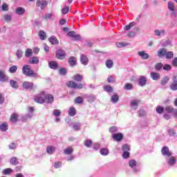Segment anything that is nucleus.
I'll use <instances>...</instances> for the list:
<instances>
[{
	"mask_svg": "<svg viewBox=\"0 0 177 177\" xmlns=\"http://www.w3.org/2000/svg\"><path fill=\"white\" fill-rule=\"evenodd\" d=\"M22 73L26 77H32L33 78H37L38 77V73H35L34 71L31 69L30 65H25L22 68Z\"/></svg>",
	"mask_w": 177,
	"mask_h": 177,
	"instance_id": "nucleus-1",
	"label": "nucleus"
},
{
	"mask_svg": "<svg viewBox=\"0 0 177 177\" xmlns=\"http://www.w3.org/2000/svg\"><path fill=\"white\" fill-rule=\"evenodd\" d=\"M34 100L36 103L42 104L46 102V94L45 93H41V94L36 95Z\"/></svg>",
	"mask_w": 177,
	"mask_h": 177,
	"instance_id": "nucleus-2",
	"label": "nucleus"
},
{
	"mask_svg": "<svg viewBox=\"0 0 177 177\" xmlns=\"http://www.w3.org/2000/svg\"><path fill=\"white\" fill-rule=\"evenodd\" d=\"M129 166L135 174H138V172L140 171V169L138 168V162L133 159H131L129 161Z\"/></svg>",
	"mask_w": 177,
	"mask_h": 177,
	"instance_id": "nucleus-3",
	"label": "nucleus"
},
{
	"mask_svg": "<svg viewBox=\"0 0 177 177\" xmlns=\"http://www.w3.org/2000/svg\"><path fill=\"white\" fill-rule=\"evenodd\" d=\"M66 85L67 86H68V88H72L73 89H82V88H84V84H77L73 81L67 82Z\"/></svg>",
	"mask_w": 177,
	"mask_h": 177,
	"instance_id": "nucleus-4",
	"label": "nucleus"
},
{
	"mask_svg": "<svg viewBox=\"0 0 177 177\" xmlns=\"http://www.w3.org/2000/svg\"><path fill=\"white\" fill-rule=\"evenodd\" d=\"M56 57L59 60H64L66 59V50L63 49H59L56 52Z\"/></svg>",
	"mask_w": 177,
	"mask_h": 177,
	"instance_id": "nucleus-5",
	"label": "nucleus"
},
{
	"mask_svg": "<svg viewBox=\"0 0 177 177\" xmlns=\"http://www.w3.org/2000/svg\"><path fill=\"white\" fill-rule=\"evenodd\" d=\"M153 33L155 37H158V38H161L162 37H165L167 35V31L165 30H158V29H155L153 30Z\"/></svg>",
	"mask_w": 177,
	"mask_h": 177,
	"instance_id": "nucleus-6",
	"label": "nucleus"
},
{
	"mask_svg": "<svg viewBox=\"0 0 177 177\" xmlns=\"http://www.w3.org/2000/svg\"><path fill=\"white\" fill-rule=\"evenodd\" d=\"M161 153L162 156L167 158V157H171L172 156V152L169 151V148L168 147H163L161 149Z\"/></svg>",
	"mask_w": 177,
	"mask_h": 177,
	"instance_id": "nucleus-7",
	"label": "nucleus"
},
{
	"mask_svg": "<svg viewBox=\"0 0 177 177\" xmlns=\"http://www.w3.org/2000/svg\"><path fill=\"white\" fill-rule=\"evenodd\" d=\"M147 82V77L145 76H140L138 80V85L139 86H146V84Z\"/></svg>",
	"mask_w": 177,
	"mask_h": 177,
	"instance_id": "nucleus-8",
	"label": "nucleus"
},
{
	"mask_svg": "<svg viewBox=\"0 0 177 177\" xmlns=\"http://www.w3.org/2000/svg\"><path fill=\"white\" fill-rule=\"evenodd\" d=\"M167 53V48H162L157 52V56L159 57L160 59H162V57H165Z\"/></svg>",
	"mask_w": 177,
	"mask_h": 177,
	"instance_id": "nucleus-9",
	"label": "nucleus"
},
{
	"mask_svg": "<svg viewBox=\"0 0 177 177\" xmlns=\"http://www.w3.org/2000/svg\"><path fill=\"white\" fill-rule=\"evenodd\" d=\"M112 138L116 142H121V140L124 139V135H122V133H113L112 135Z\"/></svg>",
	"mask_w": 177,
	"mask_h": 177,
	"instance_id": "nucleus-10",
	"label": "nucleus"
},
{
	"mask_svg": "<svg viewBox=\"0 0 177 177\" xmlns=\"http://www.w3.org/2000/svg\"><path fill=\"white\" fill-rule=\"evenodd\" d=\"M168 165H175L176 160L171 155L169 157L165 158Z\"/></svg>",
	"mask_w": 177,
	"mask_h": 177,
	"instance_id": "nucleus-11",
	"label": "nucleus"
},
{
	"mask_svg": "<svg viewBox=\"0 0 177 177\" xmlns=\"http://www.w3.org/2000/svg\"><path fill=\"white\" fill-rule=\"evenodd\" d=\"M80 62L83 66H88V63L89 62V59L88 57L84 54H82L80 57Z\"/></svg>",
	"mask_w": 177,
	"mask_h": 177,
	"instance_id": "nucleus-12",
	"label": "nucleus"
},
{
	"mask_svg": "<svg viewBox=\"0 0 177 177\" xmlns=\"http://www.w3.org/2000/svg\"><path fill=\"white\" fill-rule=\"evenodd\" d=\"M139 103H140V100H133L131 101L130 104L132 109H133V110H138V106H139Z\"/></svg>",
	"mask_w": 177,
	"mask_h": 177,
	"instance_id": "nucleus-13",
	"label": "nucleus"
},
{
	"mask_svg": "<svg viewBox=\"0 0 177 177\" xmlns=\"http://www.w3.org/2000/svg\"><path fill=\"white\" fill-rule=\"evenodd\" d=\"M9 80V77L5 74L3 71H0V82H6Z\"/></svg>",
	"mask_w": 177,
	"mask_h": 177,
	"instance_id": "nucleus-14",
	"label": "nucleus"
},
{
	"mask_svg": "<svg viewBox=\"0 0 177 177\" xmlns=\"http://www.w3.org/2000/svg\"><path fill=\"white\" fill-rule=\"evenodd\" d=\"M22 86L24 88V89H32L34 83L30 82H24Z\"/></svg>",
	"mask_w": 177,
	"mask_h": 177,
	"instance_id": "nucleus-15",
	"label": "nucleus"
},
{
	"mask_svg": "<svg viewBox=\"0 0 177 177\" xmlns=\"http://www.w3.org/2000/svg\"><path fill=\"white\" fill-rule=\"evenodd\" d=\"M69 127H72V128H73V129H74V131H80V129L81 128V123L73 122L72 124H70Z\"/></svg>",
	"mask_w": 177,
	"mask_h": 177,
	"instance_id": "nucleus-16",
	"label": "nucleus"
},
{
	"mask_svg": "<svg viewBox=\"0 0 177 177\" xmlns=\"http://www.w3.org/2000/svg\"><path fill=\"white\" fill-rule=\"evenodd\" d=\"M48 66L52 70H56L57 68V67H59V65L57 64V62H56L55 61H51V62H48Z\"/></svg>",
	"mask_w": 177,
	"mask_h": 177,
	"instance_id": "nucleus-17",
	"label": "nucleus"
},
{
	"mask_svg": "<svg viewBox=\"0 0 177 177\" xmlns=\"http://www.w3.org/2000/svg\"><path fill=\"white\" fill-rule=\"evenodd\" d=\"M30 64H38L39 63V59L38 57H32L29 59Z\"/></svg>",
	"mask_w": 177,
	"mask_h": 177,
	"instance_id": "nucleus-18",
	"label": "nucleus"
},
{
	"mask_svg": "<svg viewBox=\"0 0 177 177\" xmlns=\"http://www.w3.org/2000/svg\"><path fill=\"white\" fill-rule=\"evenodd\" d=\"M49 42L51 43V45H57L59 44V40L55 36L50 37L49 39Z\"/></svg>",
	"mask_w": 177,
	"mask_h": 177,
	"instance_id": "nucleus-19",
	"label": "nucleus"
},
{
	"mask_svg": "<svg viewBox=\"0 0 177 177\" xmlns=\"http://www.w3.org/2000/svg\"><path fill=\"white\" fill-rule=\"evenodd\" d=\"M151 78L153 80V81H158L160 78V75L159 73H155V72H151Z\"/></svg>",
	"mask_w": 177,
	"mask_h": 177,
	"instance_id": "nucleus-20",
	"label": "nucleus"
},
{
	"mask_svg": "<svg viewBox=\"0 0 177 177\" xmlns=\"http://www.w3.org/2000/svg\"><path fill=\"white\" fill-rule=\"evenodd\" d=\"M73 79L74 81H76V82H81V81L84 80V76H82V75L76 74L73 77Z\"/></svg>",
	"mask_w": 177,
	"mask_h": 177,
	"instance_id": "nucleus-21",
	"label": "nucleus"
},
{
	"mask_svg": "<svg viewBox=\"0 0 177 177\" xmlns=\"http://www.w3.org/2000/svg\"><path fill=\"white\" fill-rule=\"evenodd\" d=\"M53 100H55V97L52 95V94H46V100L45 103H53Z\"/></svg>",
	"mask_w": 177,
	"mask_h": 177,
	"instance_id": "nucleus-22",
	"label": "nucleus"
},
{
	"mask_svg": "<svg viewBox=\"0 0 177 177\" xmlns=\"http://www.w3.org/2000/svg\"><path fill=\"white\" fill-rule=\"evenodd\" d=\"M19 120V116L16 113H12L10 118V121L12 123L17 122Z\"/></svg>",
	"mask_w": 177,
	"mask_h": 177,
	"instance_id": "nucleus-23",
	"label": "nucleus"
},
{
	"mask_svg": "<svg viewBox=\"0 0 177 177\" xmlns=\"http://www.w3.org/2000/svg\"><path fill=\"white\" fill-rule=\"evenodd\" d=\"M25 12L26 10L21 7L17 8L15 10V13H17V15H19V16H21V15H24Z\"/></svg>",
	"mask_w": 177,
	"mask_h": 177,
	"instance_id": "nucleus-24",
	"label": "nucleus"
},
{
	"mask_svg": "<svg viewBox=\"0 0 177 177\" xmlns=\"http://www.w3.org/2000/svg\"><path fill=\"white\" fill-rule=\"evenodd\" d=\"M165 59L167 60H171V59H174V52L172 51H166V55L165 56Z\"/></svg>",
	"mask_w": 177,
	"mask_h": 177,
	"instance_id": "nucleus-25",
	"label": "nucleus"
},
{
	"mask_svg": "<svg viewBox=\"0 0 177 177\" xmlns=\"http://www.w3.org/2000/svg\"><path fill=\"white\" fill-rule=\"evenodd\" d=\"M0 131L1 132H6L8 131V123L3 122L0 124Z\"/></svg>",
	"mask_w": 177,
	"mask_h": 177,
	"instance_id": "nucleus-26",
	"label": "nucleus"
},
{
	"mask_svg": "<svg viewBox=\"0 0 177 177\" xmlns=\"http://www.w3.org/2000/svg\"><path fill=\"white\" fill-rule=\"evenodd\" d=\"M138 55L142 58L144 60H146V59H149V54L145 53L144 51H140L138 52Z\"/></svg>",
	"mask_w": 177,
	"mask_h": 177,
	"instance_id": "nucleus-27",
	"label": "nucleus"
},
{
	"mask_svg": "<svg viewBox=\"0 0 177 177\" xmlns=\"http://www.w3.org/2000/svg\"><path fill=\"white\" fill-rule=\"evenodd\" d=\"M167 8H168L169 10H170V12L175 10V3L169 1L167 3Z\"/></svg>",
	"mask_w": 177,
	"mask_h": 177,
	"instance_id": "nucleus-28",
	"label": "nucleus"
},
{
	"mask_svg": "<svg viewBox=\"0 0 177 177\" xmlns=\"http://www.w3.org/2000/svg\"><path fill=\"white\" fill-rule=\"evenodd\" d=\"M118 100H120V97L117 94L112 95L111 97V102H112V103H113V104L117 103V102H118Z\"/></svg>",
	"mask_w": 177,
	"mask_h": 177,
	"instance_id": "nucleus-29",
	"label": "nucleus"
},
{
	"mask_svg": "<svg viewBox=\"0 0 177 177\" xmlns=\"http://www.w3.org/2000/svg\"><path fill=\"white\" fill-rule=\"evenodd\" d=\"M68 63L70 66H75L77 64V59L74 57H71L68 59Z\"/></svg>",
	"mask_w": 177,
	"mask_h": 177,
	"instance_id": "nucleus-30",
	"label": "nucleus"
},
{
	"mask_svg": "<svg viewBox=\"0 0 177 177\" xmlns=\"http://www.w3.org/2000/svg\"><path fill=\"white\" fill-rule=\"evenodd\" d=\"M39 37L41 41H44V39H46V33L44 30H40L39 32Z\"/></svg>",
	"mask_w": 177,
	"mask_h": 177,
	"instance_id": "nucleus-31",
	"label": "nucleus"
},
{
	"mask_svg": "<svg viewBox=\"0 0 177 177\" xmlns=\"http://www.w3.org/2000/svg\"><path fill=\"white\" fill-rule=\"evenodd\" d=\"M73 151H74V149L71 147H68V148L65 149L64 151V154H67L68 156H70V154H73Z\"/></svg>",
	"mask_w": 177,
	"mask_h": 177,
	"instance_id": "nucleus-32",
	"label": "nucleus"
},
{
	"mask_svg": "<svg viewBox=\"0 0 177 177\" xmlns=\"http://www.w3.org/2000/svg\"><path fill=\"white\" fill-rule=\"evenodd\" d=\"M104 91L105 92H107L108 93H111V92H113V87H111V86L106 85V86H104Z\"/></svg>",
	"mask_w": 177,
	"mask_h": 177,
	"instance_id": "nucleus-33",
	"label": "nucleus"
},
{
	"mask_svg": "<svg viewBox=\"0 0 177 177\" xmlns=\"http://www.w3.org/2000/svg\"><path fill=\"white\" fill-rule=\"evenodd\" d=\"M12 172H13V169H12L11 168H7L2 171L3 175H10Z\"/></svg>",
	"mask_w": 177,
	"mask_h": 177,
	"instance_id": "nucleus-34",
	"label": "nucleus"
},
{
	"mask_svg": "<svg viewBox=\"0 0 177 177\" xmlns=\"http://www.w3.org/2000/svg\"><path fill=\"white\" fill-rule=\"evenodd\" d=\"M10 163L11 165H17L19 164V160H17V158L13 157L10 160Z\"/></svg>",
	"mask_w": 177,
	"mask_h": 177,
	"instance_id": "nucleus-35",
	"label": "nucleus"
},
{
	"mask_svg": "<svg viewBox=\"0 0 177 177\" xmlns=\"http://www.w3.org/2000/svg\"><path fill=\"white\" fill-rule=\"evenodd\" d=\"M84 103V99L82 97H77L75 99V104H82Z\"/></svg>",
	"mask_w": 177,
	"mask_h": 177,
	"instance_id": "nucleus-36",
	"label": "nucleus"
},
{
	"mask_svg": "<svg viewBox=\"0 0 177 177\" xmlns=\"http://www.w3.org/2000/svg\"><path fill=\"white\" fill-rule=\"evenodd\" d=\"M10 85L12 86V88H14L15 89H17V88H19V84H17V82H16V80H10Z\"/></svg>",
	"mask_w": 177,
	"mask_h": 177,
	"instance_id": "nucleus-37",
	"label": "nucleus"
},
{
	"mask_svg": "<svg viewBox=\"0 0 177 177\" xmlns=\"http://www.w3.org/2000/svg\"><path fill=\"white\" fill-rule=\"evenodd\" d=\"M100 153L102 156H108L109 149H107L106 148H102L100 150Z\"/></svg>",
	"mask_w": 177,
	"mask_h": 177,
	"instance_id": "nucleus-38",
	"label": "nucleus"
},
{
	"mask_svg": "<svg viewBox=\"0 0 177 177\" xmlns=\"http://www.w3.org/2000/svg\"><path fill=\"white\" fill-rule=\"evenodd\" d=\"M169 82V78L168 76H165L161 82H160V84L161 85H165L166 84H168V82Z\"/></svg>",
	"mask_w": 177,
	"mask_h": 177,
	"instance_id": "nucleus-39",
	"label": "nucleus"
},
{
	"mask_svg": "<svg viewBox=\"0 0 177 177\" xmlns=\"http://www.w3.org/2000/svg\"><path fill=\"white\" fill-rule=\"evenodd\" d=\"M26 57H31L32 56V50L28 48L25 51Z\"/></svg>",
	"mask_w": 177,
	"mask_h": 177,
	"instance_id": "nucleus-40",
	"label": "nucleus"
},
{
	"mask_svg": "<svg viewBox=\"0 0 177 177\" xmlns=\"http://www.w3.org/2000/svg\"><path fill=\"white\" fill-rule=\"evenodd\" d=\"M128 45H129V43L116 42V46L118 48H125Z\"/></svg>",
	"mask_w": 177,
	"mask_h": 177,
	"instance_id": "nucleus-41",
	"label": "nucleus"
},
{
	"mask_svg": "<svg viewBox=\"0 0 177 177\" xmlns=\"http://www.w3.org/2000/svg\"><path fill=\"white\" fill-rule=\"evenodd\" d=\"M87 100L89 103H93L96 100V97L93 95H90L87 97Z\"/></svg>",
	"mask_w": 177,
	"mask_h": 177,
	"instance_id": "nucleus-42",
	"label": "nucleus"
},
{
	"mask_svg": "<svg viewBox=\"0 0 177 177\" xmlns=\"http://www.w3.org/2000/svg\"><path fill=\"white\" fill-rule=\"evenodd\" d=\"M68 115H70V117H74L75 115V108L71 107L68 110Z\"/></svg>",
	"mask_w": 177,
	"mask_h": 177,
	"instance_id": "nucleus-43",
	"label": "nucleus"
},
{
	"mask_svg": "<svg viewBox=\"0 0 177 177\" xmlns=\"http://www.w3.org/2000/svg\"><path fill=\"white\" fill-rule=\"evenodd\" d=\"M17 71V66L14 65L9 68V72L11 74H15Z\"/></svg>",
	"mask_w": 177,
	"mask_h": 177,
	"instance_id": "nucleus-44",
	"label": "nucleus"
},
{
	"mask_svg": "<svg viewBox=\"0 0 177 177\" xmlns=\"http://www.w3.org/2000/svg\"><path fill=\"white\" fill-rule=\"evenodd\" d=\"M156 113H158V114H162V113H164V107L161 106H158L156 107Z\"/></svg>",
	"mask_w": 177,
	"mask_h": 177,
	"instance_id": "nucleus-45",
	"label": "nucleus"
},
{
	"mask_svg": "<svg viewBox=\"0 0 177 177\" xmlns=\"http://www.w3.org/2000/svg\"><path fill=\"white\" fill-rule=\"evenodd\" d=\"M106 66L107 68H113V61L111 59H108L106 62Z\"/></svg>",
	"mask_w": 177,
	"mask_h": 177,
	"instance_id": "nucleus-46",
	"label": "nucleus"
},
{
	"mask_svg": "<svg viewBox=\"0 0 177 177\" xmlns=\"http://www.w3.org/2000/svg\"><path fill=\"white\" fill-rule=\"evenodd\" d=\"M136 24V23L133 21V22L130 23L129 25L126 26L124 28V30H131V28H132V27H133Z\"/></svg>",
	"mask_w": 177,
	"mask_h": 177,
	"instance_id": "nucleus-47",
	"label": "nucleus"
},
{
	"mask_svg": "<svg viewBox=\"0 0 177 177\" xmlns=\"http://www.w3.org/2000/svg\"><path fill=\"white\" fill-rule=\"evenodd\" d=\"M50 19L51 20H55V17H53V15L52 13L46 14L45 16L46 20H49Z\"/></svg>",
	"mask_w": 177,
	"mask_h": 177,
	"instance_id": "nucleus-48",
	"label": "nucleus"
},
{
	"mask_svg": "<svg viewBox=\"0 0 177 177\" xmlns=\"http://www.w3.org/2000/svg\"><path fill=\"white\" fill-rule=\"evenodd\" d=\"M59 73L60 75H66L67 74V70L64 68H61L59 70Z\"/></svg>",
	"mask_w": 177,
	"mask_h": 177,
	"instance_id": "nucleus-49",
	"label": "nucleus"
},
{
	"mask_svg": "<svg viewBox=\"0 0 177 177\" xmlns=\"http://www.w3.org/2000/svg\"><path fill=\"white\" fill-rule=\"evenodd\" d=\"M47 6H48V1L46 0H42L41 1V6L40 7L41 10L45 9Z\"/></svg>",
	"mask_w": 177,
	"mask_h": 177,
	"instance_id": "nucleus-50",
	"label": "nucleus"
},
{
	"mask_svg": "<svg viewBox=\"0 0 177 177\" xmlns=\"http://www.w3.org/2000/svg\"><path fill=\"white\" fill-rule=\"evenodd\" d=\"M133 86L132 85V84H129V83H127L124 85V89H126L127 91H131V89H133Z\"/></svg>",
	"mask_w": 177,
	"mask_h": 177,
	"instance_id": "nucleus-51",
	"label": "nucleus"
},
{
	"mask_svg": "<svg viewBox=\"0 0 177 177\" xmlns=\"http://www.w3.org/2000/svg\"><path fill=\"white\" fill-rule=\"evenodd\" d=\"M84 146L86 147H91L92 146V141L91 140H84Z\"/></svg>",
	"mask_w": 177,
	"mask_h": 177,
	"instance_id": "nucleus-52",
	"label": "nucleus"
},
{
	"mask_svg": "<svg viewBox=\"0 0 177 177\" xmlns=\"http://www.w3.org/2000/svg\"><path fill=\"white\" fill-rule=\"evenodd\" d=\"M69 10H70V8H68V6H65L62 9V15H67Z\"/></svg>",
	"mask_w": 177,
	"mask_h": 177,
	"instance_id": "nucleus-53",
	"label": "nucleus"
},
{
	"mask_svg": "<svg viewBox=\"0 0 177 177\" xmlns=\"http://www.w3.org/2000/svg\"><path fill=\"white\" fill-rule=\"evenodd\" d=\"M46 151H47L48 154H52V153H53V151H55V147H48L46 149Z\"/></svg>",
	"mask_w": 177,
	"mask_h": 177,
	"instance_id": "nucleus-54",
	"label": "nucleus"
},
{
	"mask_svg": "<svg viewBox=\"0 0 177 177\" xmlns=\"http://www.w3.org/2000/svg\"><path fill=\"white\" fill-rule=\"evenodd\" d=\"M17 59H21V57H23V50H17Z\"/></svg>",
	"mask_w": 177,
	"mask_h": 177,
	"instance_id": "nucleus-55",
	"label": "nucleus"
},
{
	"mask_svg": "<svg viewBox=\"0 0 177 177\" xmlns=\"http://www.w3.org/2000/svg\"><path fill=\"white\" fill-rule=\"evenodd\" d=\"M161 68H162V63H158L155 65V69L157 71H160V70H161Z\"/></svg>",
	"mask_w": 177,
	"mask_h": 177,
	"instance_id": "nucleus-56",
	"label": "nucleus"
},
{
	"mask_svg": "<svg viewBox=\"0 0 177 177\" xmlns=\"http://www.w3.org/2000/svg\"><path fill=\"white\" fill-rule=\"evenodd\" d=\"M122 150L123 152L129 151V150H131V148L129 147V145H125L122 146Z\"/></svg>",
	"mask_w": 177,
	"mask_h": 177,
	"instance_id": "nucleus-57",
	"label": "nucleus"
},
{
	"mask_svg": "<svg viewBox=\"0 0 177 177\" xmlns=\"http://www.w3.org/2000/svg\"><path fill=\"white\" fill-rule=\"evenodd\" d=\"M170 89L171 91H177V83H171L170 84Z\"/></svg>",
	"mask_w": 177,
	"mask_h": 177,
	"instance_id": "nucleus-58",
	"label": "nucleus"
},
{
	"mask_svg": "<svg viewBox=\"0 0 177 177\" xmlns=\"http://www.w3.org/2000/svg\"><path fill=\"white\" fill-rule=\"evenodd\" d=\"M168 133L169 136H176V132H175V130L171 129L168 131Z\"/></svg>",
	"mask_w": 177,
	"mask_h": 177,
	"instance_id": "nucleus-59",
	"label": "nucleus"
},
{
	"mask_svg": "<svg viewBox=\"0 0 177 177\" xmlns=\"http://www.w3.org/2000/svg\"><path fill=\"white\" fill-rule=\"evenodd\" d=\"M1 9L2 10H3L4 12H7V10H9V6H8L7 3H3L1 6Z\"/></svg>",
	"mask_w": 177,
	"mask_h": 177,
	"instance_id": "nucleus-60",
	"label": "nucleus"
},
{
	"mask_svg": "<svg viewBox=\"0 0 177 177\" xmlns=\"http://www.w3.org/2000/svg\"><path fill=\"white\" fill-rule=\"evenodd\" d=\"M165 110L167 113H174V107L167 106L165 108Z\"/></svg>",
	"mask_w": 177,
	"mask_h": 177,
	"instance_id": "nucleus-61",
	"label": "nucleus"
},
{
	"mask_svg": "<svg viewBox=\"0 0 177 177\" xmlns=\"http://www.w3.org/2000/svg\"><path fill=\"white\" fill-rule=\"evenodd\" d=\"M130 153L129 151H124L122 154V158L127 160V158H129Z\"/></svg>",
	"mask_w": 177,
	"mask_h": 177,
	"instance_id": "nucleus-62",
	"label": "nucleus"
},
{
	"mask_svg": "<svg viewBox=\"0 0 177 177\" xmlns=\"http://www.w3.org/2000/svg\"><path fill=\"white\" fill-rule=\"evenodd\" d=\"M172 68V66L169 64H165L163 66V70H165L166 71H169Z\"/></svg>",
	"mask_w": 177,
	"mask_h": 177,
	"instance_id": "nucleus-63",
	"label": "nucleus"
},
{
	"mask_svg": "<svg viewBox=\"0 0 177 177\" xmlns=\"http://www.w3.org/2000/svg\"><path fill=\"white\" fill-rule=\"evenodd\" d=\"M62 114V112H60V110L59 109H55L53 111V115H55V117H59Z\"/></svg>",
	"mask_w": 177,
	"mask_h": 177,
	"instance_id": "nucleus-64",
	"label": "nucleus"
}]
</instances>
